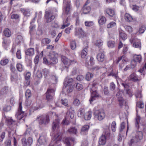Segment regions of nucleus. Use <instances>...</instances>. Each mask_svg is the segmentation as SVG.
<instances>
[{"mask_svg": "<svg viewBox=\"0 0 146 146\" xmlns=\"http://www.w3.org/2000/svg\"><path fill=\"white\" fill-rule=\"evenodd\" d=\"M103 91L105 95L106 96H108L109 95L110 91L107 86H104L103 89Z\"/></svg>", "mask_w": 146, "mask_h": 146, "instance_id": "5fc2aeb1", "label": "nucleus"}, {"mask_svg": "<svg viewBox=\"0 0 146 146\" xmlns=\"http://www.w3.org/2000/svg\"><path fill=\"white\" fill-rule=\"evenodd\" d=\"M9 91L8 87L5 86L2 89L1 92L2 93L5 94L7 93Z\"/></svg>", "mask_w": 146, "mask_h": 146, "instance_id": "774afa93", "label": "nucleus"}, {"mask_svg": "<svg viewBox=\"0 0 146 146\" xmlns=\"http://www.w3.org/2000/svg\"><path fill=\"white\" fill-rule=\"evenodd\" d=\"M71 3L70 1H68L64 7V10L65 13L66 15L70 13Z\"/></svg>", "mask_w": 146, "mask_h": 146, "instance_id": "dca6fc26", "label": "nucleus"}, {"mask_svg": "<svg viewBox=\"0 0 146 146\" xmlns=\"http://www.w3.org/2000/svg\"><path fill=\"white\" fill-rule=\"evenodd\" d=\"M91 97L89 100V101L90 104L92 102L96 99V98L98 97L99 96V94L97 92H92L91 91Z\"/></svg>", "mask_w": 146, "mask_h": 146, "instance_id": "6ab92c4d", "label": "nucleus"}, {"mask_svg": "<svg viewBox=\"0 0 146 146\" xmlns=\"http://www.w3.org/2000/svg\"><path fill=\"white\" fill-rule=\"evenodd\" d=\"M23 39V37L21 34L19 33L16 35V41L17 43H20Z\"/></svg>", "mask_w": 146, "mask_h": 146, "instance_id": "72a5a7b5", "label": "nucleus"}, {"mask_svg": "<svg viewBox=\"0 0 146 146\" xmlns=\"http://www.w3.org/2000/svg\"><path fill=\"white\" fill-rule=\"evenodd\" d=\"M106 12L110 16L112 17L115 15V12L113 10L110 9H107L106 10Z\"/></svg>", "mask_w": 146, "mask_h": 146, "instance_id": "37998d69", "label": "nucleus"}, {"mask_svg": "<svg viewBox=\"0 0 146 146\" xmlns=\"http://www.w3.org/2000/svg\"><path fill=\"white\" fill-rule=\"evenodd\" d=\"M4 35L7 37H10L11 35V32L8 28H5L3 31Z\"/></svg>", "mask_w": 146, "mask_h": 146, "instance_id": "2f4dec72", "label": "nucleus"}, {"mask_svg": "<svg viewBox=\"0 0 146 146\" xmlns=\"http://www.w3.org/2000/svg\"><path fill=\"white\" fill-rule=\"evenodd\" d=\"M116 23L114 22H111L107 25V27L108 28H112L116 26Z\"/></svg>", "mask_w": 146, "mask_h": 146, "instance_id": "4d7b16f0", "label": "nucleus"}, {"mask_svg": "<svg viewBox=\"0 0 146 146\" xmlns=\"http://www.w3.org/2000/svg\"><path fill=\"white\" fill-rule=\"evenodd\" d=\"M111 128V130L113 132H115L116 130V122L115 121H113L112 122Z\"/></svg>", "mask_w": 146, "mask_h": 146, "instance_id": "de8ad7c7", "label": "nucleus"}, {"mask_svg": "<svg viewBox=\"0 0 146 146\" xmlns=\"http://www.w3.org/2000/svg\"><path fill=\"white\" fill-rule=\"evenodd\" d=\"M119 35L120 40L121 39L124 40L127 38V36L126 34L124 33V32L122 31H119Z\"/></svg>", "mask_w": 146, "mask_h": 146, "instance_id": "4c0bfd02", "label": "nucleus"}, {"mask_svg": "<svg viewBox=\"0 0 146 146\" xmlns=\"http://www.w3.org/2000/svg\"><path fill=\"white\" fill-rule=\"evenodd\" d=\"M110 124L108 125L104 124L102 128L103 129V135H105L107 137H109L110 135Z\"/></svg>", "mask_w": 146, "mask_h": 146, "instance_id": "6e6552de", "label": "nucleus"}, {"mask_svg": "<svg viewBox=\"0 0 146 146\" xmlns=\"http://www.w3.org/2000/svg\"><path fill=\"white\" fill-rule=\"evenodd\" d=\"M75 35L80 37L85 36L86 34L82 28H77L75 29Z\"/></svg>", "mask_w": 146, "mask_h": 146, "instance_id": "ddd939ff", "label": "nucleus"}, {"mask_svg": "<svg viewBox=\"0 0 146 146\" xmlns=\"http://www.w3.org/2000/svg\"><path fill=\"white\" fill-rule=\"evenodd\" d=\"M68 131L70 134H76L77 133V129L75 127H71L68 129Z\"/></svg>", "mask_w": 146, "mask_h": 146, "instance_id": "58836bf2", "label": "nucleus"}, {"mask_svg": "<svg viewBox=\"0 0 146 146\" xmlns=\"http://www.w3.org/2000/svg\"><path fill=\"white\" fill-rule=\"evenodd\" d=\"M60 122L58 119H56L53 122L52 128L53 130H57L59 127Z\"/></svg>", "mask_w": 146, "mask_h": 146, "instance_id": "aec40b11", "label": "nucleus"}, {"mask_svg": "<svg viewBox=\"0 0 146 146\" xmlns=\"http://www.w3.org/2000/svg\"><path fill=\"white\" fill-rule=\"evenodd\" d=\"M121 60H122L121 63H120L119 65V68L121 69H122L124 66L125 64L127 61V59L124 56H122L118 58L117 62V63H118Z\"/></svg>", "mask_w": 146, "mask_h": 146, "instance_id": "4468645a", "label": "nucleus"}, {"mask_svg": "<svg viewBox=\"0 0 146 146\" xmlns=\"http://www.w3.org/2000/svg\"><path fill=\"white\" fill-rule=\"evenodd\" d=\"M118 101L119 102V104L120 106L122 107L123 105L124 100L122 97H118Z\"/></svg>", "mask_w": 146, "mask_h": 146, "instance_id": "8fccbe9b", "label": "nucleus"}, {"mask_svg": "<svg viewBox=\"0 0 146 146\" xmlns=\"http://www.w3.org/2000/svg\"><path fill=\"white\" fill-rule=\"evenodd\" d=\"M125 20L128 22H131L133 20L132 16L129 14L126 13L124 16Z\"/></svg>", "mask_w": 146, "mask_h": 146, "instance_id": "cd10ccee", "label": "nucleus"}, {"mask_svg": "<svg viewBox=\"0 0 146 146\" xmlns=\"http://www.w3.org/2000/svg\"><path fill=\"white\" fill-rule=\"evenodd\" d=\"M61 59L63 63L65 65H70V64H74L76 62V61L75 60H70L64 56H61Z\"/></svg>", "mask_w": 146, "mask_h": 146, "instance_id": "9d476101", "label": "nucleus"}, {"mask_svg": "<svg viewBox=\"0 0 146 146\" xmlns=\"http://www.w3.org/2000/svg\"><path fill=\"white\" fill-rule=\"evenodd\" d=\"M70 25L68 18L67 17L65 20L63 21V25H62L61 29H64L69 26Z\"/></svg>", "mask_w": 146, "mask_h": 146, "instance_id": "f704fd0d", "label": "nucleus"}, {"mask_svg": "<svg viewBox=\"0 0 146 146\" xmlns=\"http://www.w3.org/2000/svg\"><path fill=\"white\" fill-rule=\"evenodd\" d=\"M93 76V75L92 73L89 72H87L86 75V79L87 80H90Z\"/></svg>", "mask_w": 146, "mask_h": 146, "instance_id": "603ef678", "label": "nucleus"}, {"mask_svg": "<svg viewBox=\"0 0 146 146\" xmlns=\"http://www.w3.org/2000/svg\"><path fill=\"white\" fill-rule=\"evenodd\" d=\"M133 60L135 62H138L140 63L141 60L142 58L141 55H135L133 56Z\"/></svg>", "mask_w": 146, "mask_h": 146, "instance_id": "ea45409f", "label": "nucleus"}, {"mask_svg": "<svg viewBox=\"0 0 146 146\" xmlns=\"http://www.w3.org/2000/svg\"><path fill=\"white\" fill-rule=\"evenodd\" d=\"M51 78L52 80V82L53 84H56L58 81V78L55 75H52Z\"/></svg>", "mask_w": 146, "mask_h": 146, "instance_id": "6e6d98bb", "label": "nucleus"}, {"mask_svg": "<svg viewBox=\"0 0 146 146\" xmlns=\"http://www.w3.org/2000/svg\"><path fill=\"white\" fill-rule=\"evenodd\" d=\"M107 44L109 47L112 48L114 47L115 42L114 41L110 40L108 42Z\"/></svg>", "mask_w": 146, "mask_h": 146, "instance_id": "864d4df0", "label": "nucleus"}, {"mask_svg": "<svg viewBox=\"0 0 146 146\" xmlns=\"http://www.w3.org/2000/svg\"><path fill=\"white\" fill-rule=\"evenodd\" d=\"M42 72L43 73V74L45 78L48 75L49 70L48 69L45 68L43 70Z\"/></svg>", "mask_w": 146, "mask_h": 146, "instance_id": "e2e57ef3", "label": "nucleus"}, {"mask_svg": "<svg viewBox=\"0 0 146 146\" xmlns=\"http://www.w3.org/2000/svg\"><path fill=\"white\" fill-rule=\"evenodd\" d=\"M106 21V17L103 16H100L98 19V23L100 25L104 24Z\"/></svg>", "mask_w": 146, "mask_h": 146, "instance_id": "5701e85b", "label": "nucleus"}, {"mask_svg": "<svg viewBox=\"0 0 146 146\" xmlns=\"http://www.w3.org/2000/svg\"><path fill=\"white\" fill-rule=\"evenodd\" d=\"M145 62L143 66L138 71L140 73L142 74L143 75L145 74V72L146 71V59L145 60Z\"/></svg>", "mask_w": 146, "mask_h": 146, "instance_id": "a19ab883", "label": "nucleus"}, {"mask_svg": "<svg viewBox=\"0 0 146 146\" xmlns=\"http://www.w3.org/2000/svg\"><path fill=\"white\" fill-rule=\"evenodd\" d=\"M89 126L88 125H85L82 126L81 130V133L82 134H84L85 132L88 131Z\"/></svg>", "mask_w": 146, "mask_h": 146, "instance_id": "e433bc0d", "label": "nucleus"}, {"mask_svg": "<svg viewBox=\"0 0 146 146\" xmlns=\"http://www.w3.org/2000/svg\"><path fill=\"white\" fill-rule=\"evenodd\" d=\"M74 138L71 137H66L64 140V143L66 146H72L71 143L74 142Z\"/></svg>", "mask_w": 146, "mask_h": 146, "instance_id": "f3484780", "label": "nucleus"}, {"mask_svg": "<svg viewBox=\"0 0 146 146\" xmlns=\"http://www.w3.org/2000/svg\"><path fill=\"white\" fill-rule=\"evenodd\" d=\"M67 88V91L68 93L71 92L73 90V87L71 84L64 86Z\"/></svg>", "mask_w": 146, "mask_h": 146, "instance_id": "09e8293b", "label": "nucleus"}, {"mask_svg": "<svg viewBox=\"0 0 146 146\" xmlns=\"http://www.w3.org/2000/svg\"><path fill=\"white\" fill-rule=\"evenodd\" d=\"M6 121L9 125H11L15 123V121L13 120L11 118H8L6 119Z\"/></svg>", "mask_w": 146, "mask_h": 146, "instance_id": "338daca9", "label": "nucleus"}, {"mask_svg": "<svg viewBox=\"0 0 146 146\" xmlns=\"http://www.w3.org/2000/svg\"><path fill=\"white\" fill-rule=\"evenodd\" d=\"M124 27L126 31L129 33H131L133 31V28L130 26H125Z\"/></svg>", "mask_w": 146, "mask_h": 146, "instance_id": "680f3d73", "label": "nucleus"}, {"mask_svg": "<svg viewBox=\"0 0 146 146\" xmlns=\"http://www.w3.org/2000/svg\"><path fill=\"white\" fill-rule=\"evenodd\" d=\"M133 46L135 48H141V44L140 40H136V41L133 43Z\"/></svg>", "mask_w": 146, "mask_h": 146, "instance_id": "c9c22d12", "label": "nucleus"}, {"mask_svg": "<svg viewBox=\"0 0 146 146\" xmlns=\"http://www.w3.org/2000/svg\"><path fill=\"white\" fill-rule=\"evenodd\" d=\"M3 40L2 41V46L5 48H6L9 44L10 42V40L6 38H4L2 39Z\"/></svg>", "mask_w": 146, "mask_h": 146, "instance_id": "bb28decb", "label": "nucleus"}, {"mask_svg": "<svg viewBox=\"0 0 146 146\" xmlns=\"http://www.w3.org/2000/svg\"><path fill=\"white\" fill-rule=\"evenodd\" d=\"M61 103L63 105L66 106L68 105V101L66 99H62L61 101Z\"/></svg>", "mask_w": 146, "mask_h": 146, "instance_id": "69168bd1", "label": "nucleus"}, {"mask_svg": "<svg viewBox=\"0 0 146 146\" xmlns=\"http://www.w3.org/2000/svg\"><path fill=\"white\" fill-rule=\"evenodd\" d=\"M50 42L51 40L48 38H44L42 40V42L45 44H48Z\"/></svg>", "mask_w": 146, "mask_h": 146, "instance_id": "bf43d9fd", "label": "nucleus"}, {"mask_svg": "<svg viewBox=\"0 0 146 146\" xmlns=\"http://www.w3.org/2000/svg\"><path fill=\"white\" fill-rule=\"evenodd\" d=\"M55 90L53 89L49 88L47 90L46 93V99L48 101H50L53 98Z\"/></svg>", "mask_w": 146, "mask_h": 146, "instance_id": "423d86ee", "label": "nucleus"}, {"mask_svg": "<svg viewBox=\"0 0 146 146\" xmlns=\"http://www.w3.org/2000/svg\"><path fill=\"white\" fill-rule=\"evenodd\" d=\"M129 80L133 82H137L139 81L140 79H138L137 76L135 73H133L129 76Z\"/></svg>", "mask_w": 146, "mask_h": 146, "instance_id": "a211bd4d", "label": "nucleus"}, {"mask_svg": "<svg viewBox=\"0 0 146 146\" xmlns=\"http://www.w3.org/2000/svg\"><path fill=\"white\" fill-rule=\"evenodd\" d=\"M22 146H30L33 142V139L32 138L29 137L27 140L25 138L21 139Z\"/></svg>", "mask_w": 146, "mask_h": 146, "instance_id": "9b49d317", "label": "nucleus"}, {"mask_svg": "<svg viewBox=\"0 0 146 146\" xmlns=\"http://www.w3.org/2000/svg\"><path fill=\"white\" fill-rule=\"evenodd\" d=\"M132 138L128 143L129 146H131L134 143H137L141 140L143 137V133L141 131H136L132 133Z\"/></svg>", "mask_w": 146, "mask_h": 146, "instance_id": "f257e3e1", "label": "nucleus"}, {"mask_svg": "<svg viewBox=\"0 0 146 146\" xmlns=\"http://www.w3.org/2000/svg\"><path fill=\"white\" fill-rule=\"evenodd\" d=\"M92 116V112L91 111H89L85 114L83 118L86 120H88L90 119Z\"/></svg>", "mask_w": 146, "mask_h": 146, "instance_id": "a878e982", "label": "nucleus"}, {"mask_svg": "<svg viewBox=\"0 0 146 146\" xmlns=\"http://www.w3.org/2000/svg\"><path fill=\"white\" fill-rule=\"evenodd\" d=\"M85 24L87 27H91L94 25V23L91 21H86L85 22Z\"/></svg>", "mask_w": 146, "mask_h": 146, "instance_id": "0e129e2a", "label": "nucleus"}, {"mask_svg": "<svg viewBox=\"0 0 146 146\" xmlns=\"http://www.w3.org/2000/svg\"><path fill=\"white\" fill-rule=\"evenodd\" d=\"M80 104V100L78 98H75L74 99L73 104L75 106H78Z\"/></svg>", "mask_w": 146, "mask_h": 146, "instance_id": "3c124183", "label": "nucleus"}, {"mask_svg": "<svg viewBox=\"0 0 146 146\" xmlns=\"http://www.w3.org/2000/svg\"><path fill=\"white\" fill-rule=\"evenodd\" d=\"M106 137L105 135H102L100 137L99 141V143L100 145L105 144L106 142Z\"/></svg>", "mask_w": 146, "mask_h": 146, "instance_id": "b1692460", "label": "nucleus"}, {"mask_svg": "<svg viewBox=\"0 0 146 146\" xmlns=\"http://www.w3.org/2000/svg\"><path fill=\"white\" fill-rule=\"evenodd\" d=\"M84 109L82 108H80L78 113V116L83 118L84 115Z\"/></svg>", "mask_w": 146, "mask_h": 146, "instance_id": "79ce46f5", "label": "nucleus"}, {"mask_svg": "<svg viewBox=\"0 0 146 146\" xmlns=\"http://www.w3.org/2000/svg\"><path fill=\"white\" fill-rule=\"evenodd\" d=\"M70 112H67L66 113L65 119H64L62 122V123L68 125V124L66 123V121H67L69 119L70 117L71 119H73L74 117V108L72 107H70L69 109Z\"/></svg>", "mask_w": 146, "mask_h": 146, "instance_id": "20e7f679", "label": "nucleus"}, {"mask_svg": "<svg viewBox=\"0 0 146 146\" xmlns=\"http://www.w3.org/2000/svg\"><path fill=\"white\" fill-rule=\"evenodd\" d=\"M46 135L44 133H42L38 140V141L40 144H44L46 143Z\"/></svg>", "mask_w": 146, "mask_h": 146, "instance_id": "2eb2a0df", "label": "nucleus"}, {"mask_svg": "<svg viewBox=\"0 0 146 146\" xmlns=\"http://www.w3.org/2000/svg\"><path fill=\"white\" fill-rule=\"evenodd\" d=\"M140 119V117L137 115L135 119V127L137 129L139 127Z\"/></svg>", "mask_w": 146, "mask_h": 146, "instance_id": "7c9ffc66", "label": "nucleus"}, {"mask_svg": "<svg viewBox=\"0 0 146 146\" xmlns=\"http://www.w3.org/2000/svg\"><path fill=\"white\" fill-rule=\"evenodd\" d=\"M45 17L47 22H50L55 18V16L50 11H47L45 12Z\"/></svg>", "mask_w": 146, "mask_h": 146, "instance_id": "1a4fd4ad", "label": "nucleus"}, {"mask_svg": "<svg viewBox=\"0 0 146 146\" xmlns=\"http://www.w3.org/2000/svg\"><path fill=\"white\" fill-rule=\"evenodd\" d=\"M21 104L22 102H20L19 104L18 111L15 115L16 117L19 120L21 119L25 116V114L24 112L22 111V106Z\"/></svg>", "mask_w": 146, "mask_h": 146, "instance_id": "39448f33", "label": "nucleus"}, {"mask_svg": "<svg viewBox=\"0 0 146 146\" xmlns=\"http://www.w3.org/2000/svg\"><path fill=\"white\" fill-rule=\"evenodd\" d=\"M97 58L98 61L103 62L105 59L104 54L102 52L99 53L97 55Z\"/></svg>", "mask_w": 146, "mask_h": 146, "instance_id": "412c9836", "label": "nucleus"}, {"mask_svg": "<svg viewBox=\"0 0 146 146\" xmlns=\"http://www.w3.org/2000/svg\"><path fill=\"white\" fill-rule=\"evenodd\" d=\"M60 134V133H59L55 135L54 140L51 143L49 144L48 146H53L54 143H59L61 139Z\"/></svg>", "mask_w": 146, "mask_h": 146, "instance_id": "f8f14e48", "label": "nucleus"}, {"mask_svg": "<svg viewBox=\"0 0 146 146\" xmlns=\"http://www.w3.org/2000/svg\"><path fill=\"white\" fill-rule=\"evenodd\" d=\"M57 54L55 52L51 51L50 52L48 55L49 58L52 61V64H55L57 61Z\"/></svg>", "mask_w": 146, "mask_h": 146, "instance_id": "0eeeda50", "label": "nucleus"}, {"mask_svg": "<svg viewBox=\"0 0 146 146\" xmlns=\"http://www.w3.org/2000/svg\"><path fill=\"white\" fill-rule=\"evenodd\" d=\"M73 81V80L72 78H70L69 77H67L65 79V81L64 83V85L67 86L71 84V83Z\"/></svg>", "mask_w": 146, "mask_h": 146, "instance_id": "c85d7f7f", "label": "nucleus"}, {"mask_svg": "<svg viewBox=\"0 0 146 146\" xmlns=\"http://www.w3.org/2000/svg\"><path fill=\"white\" fill-rule=\"evenodd\" d=\"M98 85V84L97 82H94L92 84V87L90 89V92L92 91V92H94L95 91V92H97V85Z\"/></svg>", "mask_w": 146, "mask_h": 146, "instance_id": "c03bdc74", "label": "nucleus"}, {"mask_svg": "<svg viewBox=\"0 0 146 146\" xmlns=\"http://www.w3.org/2000/svg\"><path fill=\"white\" fill-rule=\"evenodd\" d=\"M9 61V59L7 58H3L1 60V65L3 66L6 65L8 63Z\"/></svg>", "mask_w": 146, "mask_h": 146, "instance_id": "a18cd8bd", "label": "nucleus"}, {"mask_svg": "<svg viewBox=\"0 0 146 146\" xmlns=\"http://www.w3.org/2000/svg\"><path fill=\"white\" fill-rule=\"evenodd\" d=\"M39 124L45 125L48 124L50 122V118L48 114L42 115L37 118Z\"/></svg>", "mask_w": 146, "mask_h": 146, "instance_id": "f03ea898", "label": "nucleus"}, {"mask_svg": "<svg viewBox=\"0 0 146 146\" xmlns=\"http://www.w3.org/2000/svg\"><path fill=\"white\" fill-rule=\"evenodd\" d=\"M76 44L74 41H72L70 42V47L72 50L75 49L76 48Z\"/></svg>", "mask_w": 146, "mask_h": 146, "instance_id": "13d9d810", "label": "nucleus"}, {"mask_svg": "<svg viewBox=\"0 0 146 146\" xmlns=\"http://www.w3.org/2000/svg\"><path fill=\"white\" fill-rule=\"evenodd\" d=\"M88 46H86L85 48H84L82 51L81 57L82 58H84L86 57L87 54V49Z\"/></svg>", "mask_w": 146, "mask_h": 146, "instance_id": "473e14b6", "label": "nucleus"}, {"mask_svg": "<svg viewBox=\"0 0 146 146\" xmlns=\"http://www.w3.org/2000/svg\"><path fill=\"white\" fill-rule=\"evenodd\" d=\"M103 44V41L101 39L96 40L95 43V46H98L99 47H101Z\"/></svg>", "mask_w": 146, "mask_h": 146, "instance_id": "49530a36", "label": "nucleus"}, {"mask_svg": "<svg viewBox=\"0 0 146 146\" xmlns=\"http://www.w3.org/2000/svg\"><path fill=\"white\" fill-rule=\"evenodd\" d=\"M94 118L99 121L103 120L105 117L106 114L103 109L96 110L94 112Z\"/></svg>", "mask_w": 146, "mask_h": 146, "instance_id": "7ed1b4c3", "label": "nucleus"}, {"mask_svg": "<svg viewBox=\"0 0 146 146\" xmlns=\"http://www.w3.org/2000/svg\"><path fill=\"white\" fill-rule=\"evenodd\" d=\"M25 96L27 98H29L31 96V94L30 90L28 89L25 93Z\"/></svg>", "mask_w": 146, "mask_h": 146, "instance_id": "052dcab7", "label": "nucleus"}, {"mask_svg": "<svg viewBox=\"0 0 146 146\" xmlns=\"http://www.w3.org/2000/svg\"><path fill=\"white\" fill-rule=\"evenodd\" d=\"M82 11L84 14H87L90 12V7L89 6L87 5V4L85 3L82 8Z\"/></svg>", "mask_w": 146, "mask_h": 146, "instance_id": "c756f323", "label": "nucleus"}, {"mask_svg": "<svg viewBox=\"0 0 146 146\" xmlns=\"http://www.w3.org/2000/svg\"><path fill=\"white\" fill-rule=\"evenodd\" d=\"M25 53L26 55L29 56H32L34 55L35 53V50L33 48H28L25 50Z\"/></svg>", "mask_w": 146, "mask_h": 146, "instance_id": "393cba45", "label": "nucleus"}, {"mask_svg": "<svg viewBox=\"0 0 146 146\" xmlns=\"http://www.w3.org/2000/svg\"><path fill=\"white\" fill-rule=\"evenodd\" d=\"M108 76H112L114 77L117 80L119 78V77L118 76V72L117 70L115 71L113 70L111 72L108 74Z\"/></svg>", "mask_w": 146, "mask_h": 146, "instance_id": "4be33fe9", "label": "nucleus"}]
</instances>
